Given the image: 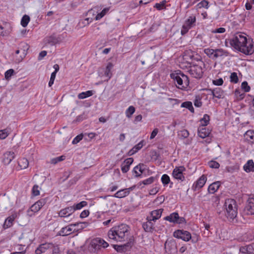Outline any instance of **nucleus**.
I'll return each mask as SVG.
<instances>
[{"label":"nucleus","instance_id":"obj_1","mask_svg":"<svg viewBox=\"0 0 254 254\" xmlns=\"http://www.w3.org/2000/svg\"><path fill=\"white\" fill-rule=\"evenodd\" d=\"M230 44L235 49L246 55H252L254 52L252 42L248 41L247 37L241 33H236L230 40Z\"/></svg>","mask_w":254,"mask_h":254},{"label":"nucleus","instance_id":"obj_2","mask_svg":"<svg viewBox=\"0 0 254 254\" xmlns=\"http://www.w3.org/2000/svg\"><path fill=\"white\" fill-rule=\"evenodd\" d=\"M129 235V227L124 224L112 227L108 232V238L116 242H125Z\"/></svg>","mask_w":254,"mask_h":254},{"label":"nucleus","instance_id":"obj_3","mask_svg":"<svg viewBox=\"0 0 254 254\" xmlns=\"http://www.w3.org/2000/svg\"><path fill=\"white\" fill-rule=\"evenodd\" d=\"M171 78L174 80L175 83H177V87L182 90H186L190 84L189 77L181 71L172 73L170 74Z\"/></svg>","mask_w":254,"mask_h":254},{"label":"nucleus","instance_id":"obj_4","mask_svg":"<svg viewBox=\"0 0 254 254\" xmlns=\"http://www.w3.org/2000/svg\"><path fill=\"white\" fill-rule=\"evenodd\" d=\"M225 215L228 218L233 219L237 215V207L236 201L233 199H227L225 200Z\"/></svg>","mask_w":254,"mask_h":254},{"label":"nucleus","instance_id":"obj_5","mask_svg":"<svg viewBox=\"0 0 254 254\" xmlns=\"http://www.w3.org/2000/svg\"><path fill=\"white\" fill-rule=\"evenodd\" d=\"M90 246L92 251L94 253H97L101 248H107L109 246V244L103 239L96 238L91 241Z\"/></svg>","mask_w":254,"mask_h":254},{"label":"nucleus","instance_id":"obj_6","mask_svg":"<svg viewBox=\"0 0 254 254\" xmlns=\"http://www.w3.org/2000/svg\"><path fill=\"white\" fill-rule=\"evenodd\" d=\"M46 198H42L33 204L30 209L28 210V215L30 216L33 215V213L38 212L41 208L46 204Z\"/></svg>","mask_w":254,"mask_h":254},{"label":"nucleus","instance_id":"obj_7","mask_svg":"<svg viewBox=\"0 0 254 254\" xmlns=\"http://www.w3.org/2000/svg\"><path fill=\"white\" fill-rule=\"evenodd\" d=\"M189 72L192 77L196 78H201L203 73V70L201 65L190 66Z\"/></svg>","mask_w":254,"mask_h":254},{"label":"nucleus","instance_id":"obj_8","mask_svg":"<svg viewBox=\"0 0 254 254\" xmlns=\"http://www.w3.org/2000/svg\"><path fill=\"white\" fill-rule=\"evenodd\" d=\"M165 249L168 254H175L177 252V244L174 240H167L165 243Z\"/></svg>","mask_w":254,"mask_h":254},{"label":"nucleus","instance_id":"obj_9","mask_svg":"<svg viewBox=\"0 0 254 254\" xmlns=\"http://www.w3.org/2000/svg\"><path fill=\"white\" fill-rule=\"evenodd\" d=\"M174 236L175 238L181 239L185 241L188 242L191 239L190 233L184 230H178L174 232Z\"/></svg>","mask_w":254,"mask_h":254},{"label":"nucleus","instance_id":"obj_10","mask_svg":"<svg viewBox=\"0 0 254 254\" xmlns=\"http://www.w3.org/2000/svg\"><path fill=\"white\" fill-rule=\"evenodd\" d=\"M165 220L170 222L177 224H182L185 222V219L184 217L179 216L177 212H174L164 218Z\"/></svg>","mask_w":254,"mask_h":254},{"label":"nucleus","instance_id":"obj_11","mask_svg":"<svg viewBox=\"0 0 254 254\" xmlns=\"http://www.w3.org/2000/svg\"><path fill=\"white\" fill-rule=\"evenodd\" d=\"M196 21L195 17L194 16H190L189 18L186 21L184 24L183 25L181 30V33L182 35L185 34L188 32L189 30L190 29Z\"/></svg>","mask_w":254,"mask_h":254},{"label":"nucleus","instance_id":"obj_12","mask_svg":"<svg viewBox=\"0 0 254 254\" xmlns=\"http://www.w3.org/2000/svg\"><path fill=\"white\" fill-rule=\"evenodd\" d=\"M53 244L52 243H45L41 244L35 250L36 254H42L45 253L48 250L52 249Z\"/></svg>","mask_w":254,"mask_h":254},{"label":"nucleus","instance_id":"obj_13","mask_svg":"<svg viewBox=\"0 0 254 254\" xmlns=\"http://www.w3.org/2000/svg\"><path fill=\"white\" fill-rule=\"evenodd\" d=\"M185 170V168L183 166L176 167L172 173L173 176L176 179L184 181L185 177L183 175V172Z\"/></svg>","mask_w":254,"mask_h":254},{"label":"nucleus","instance_id":"obj_14","mask_svg":"<svg viewBox=\"0 0 254 254\" xmlns=\"http://www.w3.org/2000/svg\"><path fill=\"white\" fill-rule=\"evenodd\" d=\"M15 157L14 153L12 151H7L3 153L1 161L4 165H8Z\"/></svg>","mask_w":254,"mask_h":254},{"label":"nucleus","instance_id":"obj_15","mask_svg":"<svg viewBox=\"0 0 254 254\" xmlns=\"http://www.w3.org/2000/svg\"><path fill=\"white\" fill-rule=\"evenodd\" d=\"M245 211L249 215H254V198H249L245 207Z\"/></svg>","mask_w":254,"mask_h":254},{"label":"nucleus","instance_id":"obj_16","mask_svg":"<svg viewBox=\"0 0 254 254\" xmlns=\"http://www.w3.org/2000/svg\"><path fill=\"white\" fill-rule=\"evenodd\" d=\"M133 162L132 158H128L126 159L121 164V170L123 173L127 172L130 168V166Z\"/></svg>","mask_w":254,"mask_h":254},{"label":"nucleus","instance_id":"obj_17","mask_svg":"<svg viewBox=\"0 0 254 254\" xmlns=\"http://www.w3.org/2000/svg\"><path fill=\"white\" fill-rule=\"evenodd\" d=\"M147 221L142 224V227L146 232H152L155 230L154 223L153 221L150 220L148 217L146 218Z\"/></svg>","mask_w":254,"mask_h":254},{"label":"nucleus","instance_id":"obj_18","mask_svg":"<svg viewBox=\"0 0 254 254\" xmlns=\"http://www.w3.org/2000/svg\"><path fill=\"white\" fill-rule=\"evenodd\" d=\"M11 32V27L8 23L5 22L3 25H0V35L7 36Z\"/></svg>","mask_w":254,"mask_h":254},{"label":"nucleus","instance_id":"obj_19","mask_svg":"<svg viewBox=\"0 0 254 254\" xmlns=\"http://www.w3.org/2000/svg\"><path fill=\"white\" fill-rule=\"evenodd\" d=\"M61 39L59 37L53 34L50 36L45 38V42L46 44H50L51 46L55 45L61 42Z\"/></svg>","mask_w":254,"mask_h":254},{"label":"nucleus","instance_id":"obj_20","mask_svg":"<svg viewBox=\"0 0 254 254\" xmlns=\"http://www.w3.org/2000/svg\"><path fill=\"white\" fill-rule=\"evenodd\" d=\"M163 211V209H159L152 211L150 213V215L148 216L147 217L150 219V220H152L153 222H155L161 217Z\"/></svg>","mask_w":254,"mask_h":254},{"label":"nucleus","instance_id":"obj_21","mask_svg":"<svg viewBox=\"0 0 254 254\" xmlns=\"http://www.w3.org/2000/svg\"><path fill=\"white\" fill-rule=\"evenodd\" d=\"M81 224V223H75L63 228L61 231V234H62L63 236H67L70 234L72 231L75 230V229L73 230L72 227L76 226Z\"/></svg>","mask_w":254,"mask_h":254},{"label":"nucleus","instance_id":"obj_22","mask_svg":"<svg viewBox=\"0 0 254 254\" xmlns=\"http://www.w3.org/2000/svg\"><path fill=\"white\" fill-rule=\"evenodd\" d=\"M211 130L205 127L200 126L197 130L198 135L202 138H204L209 136Z\"/></svg>","mask_w":254,"mask_h":254},{"label":"nucleus","instance_id":"obj_23","mask_svg":"<svg viewBox=\"0 0 254 254\" xmlns=\"http://www.w3.org/2000/svg\"><path fill=\"white\" fill-rule=\"evenodd\" d=\"M207 178L204 175H202L197 181L194 183L192 188L194 190L201 188L205 184Z\"/></svg>","mask_w":254,"mask_h":254},{"label":"nucleus","instance_id":"obj_24","mask_svg":"<svg viewBox=\"0 0 254 254\" xmlns=\"http://www.w3.org/2000/svg\"><path fill=\"white\" fill-rule=\"evenodd\" d=\"M132 190V188L131 187L119 190L116 193H115L114 196L120 198L125 197L127 196L129 194L130 191Z\"/></svg>","mask_w":254,"mask_h":254},{"label":"nucleus","instance_id":"obj_25","mask_svg":"<svg viewBox=\"0 0 254 254\" xmlns=\"http://www.w3.org/2000/svg\"><path fill=\"white\" fill-rule=\"evenodd\" d=\"M17 215L14 214L8 217L4 221L3 225V228L5 229L11 227L13 225V223L15 219L16 218Z\"/></svg>","mask_w":254,"mask_h":254},{"label":"nucleus","instance_id":"obj_26","mask_svg":"<svg viewBox=\"0 0 254 254\" xmlns=\"http://www.w3.org/2000/svg\"><path fill=\"white\" fill-rule=\"evenodd\" d=\"M113 64L110 62L107 64V65L105 68V70L104 71V75L108 78L107 80L110 79L112 76L111 70L113 68Z\"/></svg>","mask_w":254,"mask_h":254},{"label":"nucleus","instance_id":"obj_27","mask_svg":"<svg viewBox=\"0 0 254 254\" xmlns=\"http://www.w3.org/2000/svg\"><path fill=\"white\" fill-rule=\"evenodd\" d=\"M220 186V182L219 181L215 182L209 185L208 188V191L210 193H214L219 188Z\"/></svg>","mask_w":254,"mask_h":254},{"label":"nucleus","instance_id":"obj_28","mask_svg":"<svg viewBox=\"0 0 254 254\" xmlns=\"http://www.w3.org/2000/svg\"><path fill=\"white\" fill-rule=\"evenodd\" d=\"M244 170L247 172L254 171V163L252 160H249L244 166Z\"/></svg>","mask_w":254,"mask_h":254},{"label":"nucleus","instance_id":"obj_29","mask_svg":"<svg viewBox=\"0 0 254 254\" xmlns=\"http://www.w3.org/2000/svg\"><path fill=\"white\" fill-rule=\"evenodd\" d=\"M228 55V53L225 50H224L222 49H215V53L214 55L215 59H217L219 57H221L223 56H227Z\"/></svg>","mask_w":254,"mask_h":254},{"label":"nucleus","instance_id":"obj_30","mask_svg":"<svg viewBox=\"0 0 254 254\" xmlns=\"http://www.w3.org/2000/svg\"><path fill=\"white\" fill-rule=\"evenodd\" d=\"M223 92L220 88H216L212 91V94L214 97L220 99L223 96Z\"/></svg>","mask_w":254,"mask_h":254},{"label":"nucleus","instance_id":"obj_31","mask_svg":"<svg viewBox=\"0 0 254 254\" xmlns=\"http://www.w3.org/2000/svg\"><path fill=\"white\" fill-rule=\"evenodd\" d=\"M245 250L250 254H254V244L247 246L246 248L243 247L241 248L240 249V252L243 253H244V251Z\"/></svg>","mask_w":254,"mask_h":254},{"label":"nucleus","instance_id":"obj_32","mask_svg":"<svg viewBox=\"0 0 254 254\" xmlns=\"http://www.w3.org/2000/svg\"><path fill=\"white\" fill-rule=\"evenodd\" d=\"M18 165L21 169H24L28 167L29 162L26 158H23L19 160Z\"/></svg>","mask_w":254,"mask_h":254},{"label":"nucleus","instance_id":"obj_33","mask_svg":"<svg viewBox=\"0 0 254 254\" xmlns=\"http://www.w3.org/2000/svg\"><path fill=\"white\" fill-rule=\"evenodd\" d=\"M93 94V91L91 90H89L86 92H83L79 93L78 95V98L79 99H85L87 97H90Z\"/></svg>","mask_w":254,"mask_h":254},{"label":"nucleus","instance_id":"obj_34","mask_svg":"<svg viewBox=\"0 0 254 254\" xmlns=\"http://www.w3.org/2000/svg\"><path fill=\"white\" fill-rule=\"evenodd\" d=\"M204 53L210 58L215 59L214 55L215 53V49L207 48L204 50Z\"/></svg>","mask_w":254,"mask_h":254},{"label":"nucleus","instance_id":"obj_35","mask_svg":"<svg viewBox=\"0 0 254 254\" xmlns=\"http://www.w3.org/2000/svg\"><path fill=\"white\" fill-rule=\"evenodd\" d=\"M234 94L236 99L238 101L243 100L245 96V94L241 92L239 89H236L234 92Z\"/></svg>","mask_w":254,"mask_h":254},{"label":"nucleus","instance_id":"obj_36","mask_svg":"<svg viewBox=\"0 0 254 254\" xmlns=\"http://www.w3.org/2000/svg\"><path fill=\"white\" fill-rule=\"evenodd\" d=\"M210 117L207 114H205L203 116V117L200 119V122L201 123V126L205 127L209 123Z\"/></svg>","mask_w":254,"mask_h":254},{"label":"nucleus","instance_id":"obj_37","mask_svg":"<svg viewBox=\"0 0 254 254\" xmlns=\"http://www.w3.org/2000/svg\"><path fill=\"white\" fill-rule=\"evenodd\" d=\"M141 165L139 164L133 168V172L135 174V176L136 177L140 176L141 174L142 173L143 171L141 168Z\"/></svg>","mask_w":254,"mask_h":254},{"label":"nucleus","instance_id":"obj_38","mask_svg":"<svg viewBox=\"0 0 254 254\" xmlns=\"http://www.w3.org/2000/svg\"><path fill=\"white\" fill-rule=\"evenodd\" d=\"M135 109L133 106H129L126 111L125 113H126V117L128 118H131V116L135 112Z\"/></svg>","mask_w":254,"mask_h":254},{"label":"nucleus","instance_id":"obj_39","mask_svg":"<svg viewBox=\"0 0 254 254\" xmlns=\"http://www.w3.org/2000/svg\"><path fill=\"white\" fill-rule=\"evenodd\" d=\"M67 212H66V210L65 209V208L61 210L59 213V215L61 217H64L66 220H64V221H70V220H69L68 218L70 217L69 215L67 214Z\"/></svg>","mask_w":254,"mask_h":254},{"label":"nucleus","instance_id":"obj_40","mask_svg":"<svg viewBox=\"0 0 254 254\" xmlns=\"http://www.w3.org/2000/svg\"><path fill=\"white\" fill-rule=\"evenodd\" d=\"M109 10V7L104 8L102 11L98 14L95 17V19L98 20L101 19Z\"/></svg>","mask_w":254,"mask_h":254},{"label":"nucleus","instance_id":"obj_41","mask_svg":"<svg viewBox=\"0 0 254 254\" xmlns=\"http://www.w3.org/2000/svg\"><path fill=\"white\" fill-rule=\"evenodd\" d=\"M245 136L248 140L254 141V131L249 130L245 134Z\"/></svg>","mask_w":254,"mask_h":254},{"label":"nucleus","instance_id":"obj_42","mask_svg":"<svg viewBox=\"0 0 254 254\" xmlns=\"http://www.w3.org/2000/svg\"><path fill=\"white\" fill-rule=\"evenodd\" d=\"M30 21V17L27 15H24L21 20V24L23 27L27 26Z\"/></svg>","mask_w":254,"mask_h":254},{"label":"nucleus","instance_id":"obj_43","mask_svg":"<svg viewBox=\"0 0 254 254\" xmlns=\"http://www.w3.org/2000/svg\"><path fill=\"white\" fill-rule=\"evenodd\" d=\"M9 134V130L8 128L0 130V139H4L7 137Z\"/></svg>","mask_w":254,"mask_h":254},{"label":"nucleus","instance_id":"obj_44","mask_svg":"<svg viewBox=\"0 0 254 254\" xmlns=\"http://www.w3.org/2000/svg\"><path fill=\"white\" fill-rule=\"evenodd\" d=\"M65 159V156L64 155H62L59 157H57L54 158H53L51 160L50 163L53 164H56L58 162H61L64 160Z\"/></svg>","mask_w":254,"mask_h":254},{"label":"nucleus","instance_id":"obj_45","mask_svg":"<svg viewBox=\"0 0 254 254\" xmlns=\"http://www.w3.org/2000/svg\"><path fill=\"white\" fill-rule=\"evenodd\" d=\"M161 182L164 186H167L170 182L169 176L167 174H164L161 177Z\"/></svg>","mask_w":254,"mask_h":254},{"label":"nucleus","instance_id":"obj_46","mask_svg":"<svg viewBox=\"0 0 254 254\" xmlns=\"http://www.w3.org/2000/svg\"><path fill=\"white\" fill-rule=\"evenodd\" d=\"M155 180V178L154 177H150L146 180H143L142 182H140V184H141L144 185H149L152 184Z\"/></svg>","mask_w":254,"mask_h":254},{"label":"nucleus","instance_id":"obj_47","mask_svg":"<svg viewBox=\"0 0 254 254\" xmlns=\"http://www.w3.org/2000/svg\"><path fill=\"white\" fill-rule=\"evenodd\" d=\"M114 249L118 252L123 253L126 249V245H114Z\"/></svg>","mask_w":254,"mask_h":254},{"label":"nucleus","instance_id":"obj_48","mask_svg":"<svg viewBox=\"0 0 254 254\" xmlns=\"http://www.w3.org/2000/svg\"><path fill=\"white\" fill-rule=\"evenodd\" d=\"M87 204V203L85 201H82L76 204H75L73 206H74V209L75 210H79L81 209L83 207L86 206Z\"/></svg>","mask_w":254,"mask_h":254},{"label":"nucleus","instance_id":"obj_49","mask_svg":"<svg viewBox=\"0 0 254 254\" xmlns=\"http://www.w3.org/2000/svg\"><path fill=\"white\" fill-rule=\"evenodd\" d=\"M14 71L13 69H10L7 70L4 73L5 78L8 80L13 74Z\"/></svg>","mask_w":254,"mask_h":254},{"label":"nucleus","instance_id":"obj_50","mask_svg":"<svg viewBox=\"0 0 254 254\" xmlns=\"http://www.w3.org/2000/svg\"><path fill=\"white\" fill-rule=\"evenodd\" d=\"M241 87L242 89L246 92H249L251 89V87L248 85V83L247 81H244L242 83Z\"/></svg>","mask_w":254,"mask_h":254},{"label":"nucleus","instance_id":"obj_51","mask_svg":"<svg viewBox=\"0 0 254 254\" xmlns=\"http://www.w3.org/2000/svg\"><path fill=\"white\" fill-rule=\"evenodd\" d=\"M208 4H209V2L208 1L203 0L197 4V6L199 8H201L202 7H205L206 8H208Z\"/></svg>","mask_w":254,"mask_h":254},{"label":"nucleus","instance_id":"obj_52","mask_svg":"<svg viewBox=\"0 0 254 254\" xmlns=\"http://www.w3.org/2000/svg\"><path fill=\"white\" fill-rule=\"evenodd\" d=\"M32 194L34 196H37L40 194L39 187L38 185H35L32 188Z\"/></svg>","mask_w":254,"mask_h":254},{"label":"nucleus","instance_id":"obj_53","mask_svg":"<svg viewBox=\"0 0 254 254\" xmlns=\"http://www.w3.org/2000/svg\"><path fill=\"white\" fill-rule=\"evenodd\" d=\"M209 166L211 168L217 169L220 167L219 164L215 161H210L208 162Z\"/></svg>","mask_w":254,"mask_h":254},{"label":"nucleus","instance_id":"obj_54","mask_svg":"<svg viewBox=\"0 0 254 254\" xmlns=\"http://www.w3.org/2000/svg\"><path fill=\"white\" fill-rule=\"evenodd\" d=\"M230 81L232 82L236 83L238 82V77L236 72H233L230 75Z\"/></svg>","mask_w":254,"mask_h":254},{"label":"nucleus","instance_id":"obj_55","mask_svg":"<svg viewBox=\"0 0 254 254\" xmlns=\"http://www.w3.org/2000/svg\"><path fill=\"white\" fill-rule=\"evenodd\" d=\"M52 254H61L59 247L58 245L53 244V247H52Z\"/></svg>","mask_w":254,"mask_h":254},{"label":"nucleus","instance_id":"obj_56","mask_svg":"<svg viewBox=\"0 0 254 254\" xmlns=\"http://www.w3.org/2000/svg\"><path fill=\"white\" fill-rule=\"evenodd\" d=\"M166 1H163L160 3H156L154 5V7L156 8L158 10L163 9L165 7Z\"/></svg>","mask_w":254,"mask_h":254},{"label":"nucleus","instance_id":"obj_57","mask_svg":"<svg viewBox=\"0 0 254 254\" xmlns=\"http://www.w3.org/2000/svg\"><path fill=\"white\" fill-rule=\"evenodd\" d=\"M83 138V135L82 134H79L76 136L72 140V144H75L78 143Z\"/></svg>","mask_w":254,"mask_h":254},{"label":"nucleus","instance_id":"obj_58","mask_svg":"<svg viewBox=\"0 0 254 254\" xmlns=\"http://www.w3.org/2000/svg\"><path fill=\"white\" fill-rule=\"evenodd\" d=\"M202 102L199 97H196L194 101V105L196 107H200L202 106Z\"/></svg>","mask_w":254,"mask_h":254},{"label":"nucleus","instance_id":"obj_59","mask_svg":"<svg viewBox=\"0 0 254 254\" xmlns=\"http://www.w3.org/2000/svg\"><path fill=\"white\" fill-rule=\"evenodd\" d=\"M65 209L66 210V212L68 213L67 214L69 215L70 217L71 216L72 214L75 211L74 206L67 207L65 208Z\"/></svg>","mask_w":254,"mask_h":254},{"label":"nucleus","instance_id":"obj_60","mask_svg":"<svg viewBox=\"0 0 254 254\" xmlns=\"http://www.w3.org/2000/svg\"><path fill=\"white\" fill-rule=\"evenodd\" d=\"M26 54L25 50H23L22 51V55H20V57L16 56V62L19 63L21 62L23 59L25 57Z\"/></svg>","mask_w":254,"mask_h":254},{"label":"nucleus","instance_id":"obj_61","mask_svg":"<svg viewBox=\"0 0 254 254\" xmlns=\"http://www.w3.org/2000/svg\"><path fill=\"white\" fill-rule=\"evenodd\" d=\"M212 82L215 85L220 86L223 84V80L222 79V78H220L216 80H213Z\"/></svg>","mask_w":254,"mask_h":254},{"label":"nucleus","instance_id":"obj_62","mask_svg":"<svg viewBox=\"0 0 254 254\" xmlns=\"http://www.w3.org/2000/svg\"><path fill=\"white\" fill-rule=\"evenodd\" d=\"M226 30L224 28L220 27L211 31L212 33H223L225 32Z\"/></svg>","mask_w":254,"mask_h":254},{"label":"nucleus","instance_id":"obj_63","mask_svg":"<svg viewBox=\"0 0 254 254\" xmlns=\"http://www.w3.org/2000/svg\"><path fill=\"white\" fill-rule=\"evenodd\" d=\"M191 105H192V103L191 102L187 101V102H183L181 105V107L186 108H187L189 109V108H190L191 107Z\"/></svg>","mask_w":254,"mask_h":254},{"label":"nucleus","instance_id":"obj_64","mask_svg":"<svg viewBox=\"0 0 254 254\" xmlns=\"http://www.w3.org/2000/svg\"><path fill=\"white\" fill-rule=\"evenodd\" d=\"M143 142L144 140H141V141H140L137 144L134 146V149L136 150L137 151L139 150L143 147Z\"/></svg>","mask_w":254,"mask_h":254}]
</instances>
